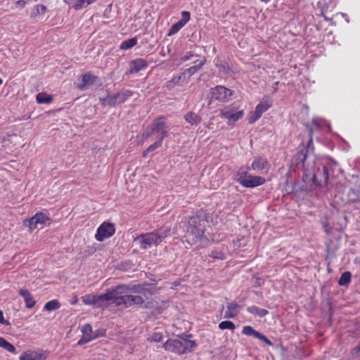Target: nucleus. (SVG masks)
Here are the masks:
<instances>
[{
	"label": "nucleus",
	"mask_w": 360,
	"mask_h": 360,
	"mask_svg": "<svg viewBox=\"0 0 360 360\" xmlns=\"http://www.w3.org/2000/svg\"><path fill=\"white\" fill-rule=\"evenodd\" d=\"M232 96V91L223 86H217L212 91V98L222 102L228 101Z\"/></svg>",
	"instance_id": "obj_10"
},
{
	"label": "nucleus",
	"mask_w": 360,
	"mask_h": 360,
	"mask_svg": "<svg viewBox=\"0 0 360 360\" xmlns=\"http://www.w3.org/2000/svg\"><path fill=\"white\" fill-rule=\"evenodd\" d=\"M98 79V77L91 72L83 75L81 77V83L77 86L80 90H85L89 86L94 85Z\"/></svg>",
	"instance_id": "obj_13"
},
{
	"label": "nucleus",
	"mask_w": 360,
	"mask_h": 360,
	"mask_svg": "<svg viewBox=\"0 0 360 360\" xmlns=\"http://www.w3.org/2000/svg\"><path fill=\"white\" fill-rule=\"evenodd\" d=\"M268 165L269 164L266 160L259 157H256L254 158L252 165L250 167V170L253 169L255 171H261L266 169Z\"/></svg>",
	"instance_id": "obj_18"
},
{
	"label": "nucleus",
	"mask_w": 360,
	"mask_h": 360,
	"mask_svg": "<svg viewBox=\"0 0 360 360\" xmlns=\"http://www.w3.org/2000/svg\"><path fill=\"white\" fill-rule=\"evenodd\" d=\"M242 333H243V334H244L247 336H253V337L264 342L268 345H272V342L265 335H264L263 334L255 330L250 326H244L243 328Z\"/></svg>",
	"instance_id": "obj_14"
},
{
	"label": "nucleus",
	"mask_w": 360,
	"mask_h": 360,
	"mask_svg": "<svg viewBox=\"0 0 360 360\" xmlns=\"http://www.w3.org/2000/svg\"><path fill=\"white\" fill-rule=\"evenodd\" d=\"M185 120L191 125H197L200 122V117L193 112H189L184 115Z\"/></svg>",
	"instance_id": "obj_22"
},
{
	"label": "nucleus",
	"mask_w": 360,
	"mask_h": 360,
	"mask_svg": "<svg viewBox=\"0 0 360 360\" xmlns=\"http://www.w3.org/2000/svg\"><path fill=\"white\" fill-rule=\"evenodd\" d=\"M307 158V155L303 151L298 153L295 156L296 163H303Z\"/></svg>",
	"instance_id": "obj_36"
},
{
	"label": "nucleus",
	"mask_w": 360,
	"mask_h": 360,
	"mask_svg": "<svg viewBox=\"0 0 360 360\" xmlns=\"http://www.w3.org/2000/svg\"><path fill=\"white\" fill-rule=\"evenodd\" d=\"M205 224L206 221L203 217L196 215L190 217L186 230L187 240L195 244L207 240V238L204 236Z\"/></svg>",
	"instance_id": "obj_3"
},
{
	"label": "nucleus",
	"mask_w": 360,
	"mask_h": 360,
	"mask_svg": "<svg viewBox=\"0 0 360 360\" xmlns=\"http://www.w3.org/2000/svg\"><path fill=\"white\" fill-rule=\"evenodd\" d=\"M49 220L47 216L41 212L37 213L29 220V226L30 230L42 229L46 221Z\"/></svg>",
	"instance_id": "obj_11"
},
{
	"label": "nucleus",
	"mask_w": 360,
	"mask_h": 360,
	"mask_svg": "<svg viewBox=\"0 0 360 360\" xmlns=\"http://www.w3.org/2000/svg\"><path fill=\"white\" fill-rule=\"evenodd\" d=\"M99 100L103 105L115 106L117 103H119L117 94H108L106 97H99Z\"/></svg>",
	"instance_id": "obj_20"
},
{
	"label": "nucleus",
	"mask_w": 360,
	"mask_h": 360,
	"mask_svg": "<svg viewBox=\"0 0 360 360\" xmlns=\"http://www.w3.org/2000/svg\"><path fill=\"white\" fill-rule=\"evenodd\" d=\"M318 175L314 174V172L304 169L302 180L307 184H312L314 185L320 186L318 182Z\"/></svg>",
	"instance_id": "obj_19"
},
{
	"label": "nucleus",
	"mask_w": 360,
	"mask_h": 360,
	"mask_svg": "<svg viewBox=\"0 0 360 360\" xmlns=\"http://www.w3.org/2000/svg\"><path fill=\"white\" fill-rule=\"evenodd\" d=\"M84 4L86 5V0H78L75 2L72 7L75 10H79L84 6Z\"/></svg>",
	"instance_id": "obj_39"
},
{
	"label": "nucleus",
	"mask_w": 360,
	"mask_h": 360,
	"mask_svg": "<svg viewBox=\"0 0 360 360\" xmlns=\"http://www.w3.org/2000/svg\"><path fill=\"white\" fill-rule=\"evenodd\" d=\"M147 66V63L146 60L141 58H139L134 60L131 63V72H138L140 70H143Z\"/></svg>",
	"instance_id": "obj_21"
},
{
	"label": "nucleus",
	"mask_w": 360,
	"mask_h": 360,
	"mask_svg": "<svg viewBox=\"0 0 360 360\" xmlns=\"http://www.w3.org/2000/svg\"><path fill=\"white\" fill-rule=\"evenodd\" d=\"M137 44V39L136 38H131L127 40H125L122 42L120 45L121 49H129L132 48Z\"/></svg>",
	"instance_id": "obj_29"
},
{
	"label": "nucleus",
	"mask_w": 360,
	"mask_h": 360,
	"mask_svg": "<svg viewBox=\"0 0 360 360\" xmlns=\"http://www.w3.org/2000/svg\"><path fill=\"white\" fill-rule=\"evenodd\" d=\"M77 302V297H74L71 301H70V303L71 304H75Z\"/></svg>",
	"instance_id": "obj_50"
},
{
	"label": "nucleus",
	"mask_w": 360,
	"mask_h": 360,
	"mask_svg": "<svg viewBox=\"0 0 360 360\" xmlns=\"http://www.w3.org/2000/svg\"><path fill=\"white\" fill-rule=\"evenodd\" d=\"M0 323H4V314L1 310H0Z\"/></svg>",
	"instance_id": "obj_49"
},
{
	"label": "nucleus",
	"mask_w": 360,
	"mask_h": 360,
	"mask_svg": "<svg viewBox=\"0 0 360 360\" xmlns=\"http://www.w3.org/2000/svg\"><path fill=\"white\" fill-rule=\"evenodd\" d=\"M179 30H180V28H179V26H177V25L175 23L171 27L168 34L169 35L174 34L177 33Z\"/></svg>",
	"instance_id": "obj_40"
},
{
	"label": "nucleus",
	"mask_w": 360,
	"mask_h": 360,
	"mask_svg": "<svg viewBox=\"0 0 360 360\" xmlns=\"http://www.w3.org/2000/svg\"><path fill=\"white\" fill-rule=\"evenodd\" d=\"M24 300L26 307L29 309L32 308L35 305V301L34 300L31 294L29 295V297H25Z\"/></svg>",
	"instance_id": "obj_37"
},
{
	"label": "nucleus",
	"mask_w": 360,
	"mask_h": 360,
	"mask_svg": "<svg viewBox=\"0 0 360 360\" xmlns=\"http://www.w3.org/2000/svg\"><path fill=\"white\" fill-rule=\"evenodd\" d=\"M153 134H154V131L153 130V127L151 124H149L147 126L144 131L143 132L142 136L144 139H148L149 136H150Z\"/></svg>",
	"instance_id": "obj_38"
},
{
	"label": "nucleus",
	"mask_w": 360,
	"mask_h": 360,
	"mask_svg": "<svg viewBox=\"0 0 360 360\" xmlns=\"http://www.w3.org/2000/svg\"><path fill=\"white\" fill-rule=\"evenodd\" d=\"M171 227L165 225L152 232L146 233L136 236L134 242L139 244L143 250L148 249L153 245L158 246L170 234Z\"/></svg>",
	"instance_id": "obj_2"
},
{
	"label": "nucleus",
	"mask_w": 360,
	"mask_h": 360,
	"mask_svg": "<svg viewBox=\"0 0 360 360\" xmlns=\"http://www.w3.org/2000/svg\"><path fill=\"white\" fill-rule=\"evenodd\" d=\"M357 352H360V347L357 348Z\"/></svg>",
	"instance_id": "obj_53"
},
{
	"label": "nucleus",
	"mask_w": 360,
	"mask_h": 360,
	"mask_svg": "<svg viewBox=\"0 0 360 360\" xmlns=\"http://www.w3.org/2000/svg\"><path fill=\"white\" fill-rule=\"evenodd\" d=\"M114 233L115 228L112 224L103 223L97 229L95 237L98 241H103L112 236Z\"/></svg>",
	"instance_id": "obj_9"
},
{
	"label": "nucleus",
	"mask_w": 360,
	"mask_h": 360,
	"mask_svg": "<svg viewBox=\"0 0 360 360\" xmlns=\"http://www.w3.org/2000/svg\"><path fill=\"white\" fill-rule=\"evenodd\" d=\"M176 24L177 25V26H179V28L181 29L186 24V22H185L181 19Z\"/></svg>",
	"instance_id": "obj_47"
},
{
	"label": "nucleus",
	"mask_w": 360,
	"mask_h": 360,
	"mask_svg": "<svg viewBox=\"0 0 360 360\" xmlns=\"http://www.w3.org/2000/svg\"><path fill=\"white\" fill-rule=\"evenodd\" d=\"M36 100L40 104L50 103L53 100V97L46 93L41 92L36 96Z\"/></svg>",
	"instance_id": "obj_24"
},
{
	"label": "nucleus",
	"mask_w": 360,
	"mask_h": 360,
	"mask_svg": "<svg viewBox=\"0 0 360 360\" xmlns=\"http://www.w3.org/2000/svg\"><path fill=\"white\" fill-rule=\"evenodd\" d=\"M120 289L118 293L117 306H123L129 307L133 305L143 306L147 307L144 299L138 294H143L144 288L141 285H133L131 287L127 285H119Z\"/></svg>",
	"instance_id": "obj_1"
},
{
	"label": "nucleus",
	"mask_w": 360,
	"mask_h": 360,
	"mask_svg": "<svg viewBox=\"0 0 360 360\" xmlns=\"http://www.w3.org/2000/svg\"><path fill=\"white\" fill-rule=\"evenodd\" d=\"M181 20L187 23L190 20V13L188 11H183L181 13Z\"/></svg>",
	"instance_id": "obj_41"
},
{
	"label": "nucleus",
	"mask_w": 360,
	"mask_h": 360,
	"mask_svg": "<svg viewBox=\"0 0 360 360\" xmlns=\"http://www.w3.org/2000/svg\"><path fill=\"white\" fill-rule=\"evenodd\" d=\"M16 5L20 8H23L25 6V1L23 0H20L16 2Z\"/></svg>",
	"instance_id": "obj_44"
},
{
	"label": "nucleus",
	"mask_w": 360,
	"mask_h": 360,
	"mask_svg": "<svg viewBox=\"0 0 360 360\" xmlns=\"http://www.w3.org/2000/svg\"><path fill=\"white\" fill-rule=\"evenodd\" d=\"M3 83V80L0 79V85Z\"/></svg>",
	"instance_id": "obj_52"
},
{
	"label": "nucleus",
	"mask_w": 360,
	"mask_h": 360,
	"mask_svg": "<svg viewBox=\"0 0 360 360\" xmlns=\"http://www.w3.org/2000/svg\"><path fill=\"white\" fill-rule=\"evenodd\" d=\"M60 307V303L56 300H51L46 303L44 309L47 311H53L58 309Z\"/></svg>",
	"instance_id": "obj_31"
},
{
	"label": "nucleus",
	"mask_w": 360,
	"mask_h": 360,
	"mask_svg": "<svg viewBox=\"0 0 360 360\" xmlns=\"http://www.w3.org/2000/svg\"><path fill=\"white\" fill-rule=\"evenodd\" d=\"M82 302L87 305H93L95 307V295H85L82 297Z\"/></svg>",
	"instance_id": "obj_32"
},
{
	"label": "nucleus",
	"mask_w": 360,
	"mask_h": 360,
	"mask_svg": "<svg viewBox=\"0 0 360 360\" xmlns=\"http://www.w3.org/2000/svg\"><path fill=\"white\" fill-rule=\"evenodd\" d=\"M176 24L177 25V26H179V28L181 29L186 24V22H185L181 19Z\"/></svg>",
	"instance_id": "obj_46"
},
{
	"label": "nucleus",
	"mask_w": 360,
	"mask_h": 360,
	"mask_svg": "<svg viewBox=\"0 0 360 360\" xmlns=\"http://www.w3.org/2000/svg\"><path fill=\"white\" fill-rule=\"evenodd\" d=\"M181 76H179L177 78H174L173 79V81H174V82H179L181 79Z\"/></svg>",
	"instance_id": "obj_51"
},
{
	"label": "nucleus",
	"mask_w": 360,
	"mask_h": 360,
	"mask_svg": "<svg viewBox=\"0 0 360 360\" xmlns=\"http://www.w3.org/2000/svg\"><path fill=\"white\" fill-rule=\"evenodd\" d=\"M205 62V60H202L199 63V64L188 68L186 70L185 73L187 72L189 75H192L195 74L197 71H198L202 67Z\"/></svg>",
	"instance_id": "obj_34"
},
{
	"label": "nucleus",
	"mask_w": 360,
	"mask_h": 360,
	"mask_svg": "<svg viewBox=\"0 0 360 360\" xmlns=\"http://www.w3.org/2000/svg\"><path fill=\"white\" fill-rule=\"evenodd\" d=\"M271 107V104L267 101L260 102L255 108L252 115L250 117V123L256 122L259 118L261 117L262 115L266 112Z\"/></svg>",
	"instance_id": "obj_12"
},
{
	"label": "nucleus",
	"mask_w": 360,
	"mask_h": 360,
	"mask_svg": "<svg viewBox=\"0 0 360 360\" xmlns=\"http://www.w3.org/2000/svg\"><path fill=\"white\" fill-rule=\"evenodd\" d=\"M247 311L249 313H250L253 315H256L259 317H264L269 313V311L267 310H266L264 309L259 308L256 306H250V307H248Z\"/></svg>",
	"instance_id": "obj_23"
},
{
	"label": "nucleus",
	"mask_w": 360,
	"mask_h": 360,
	"mask_svg": "<svg viewBox=\"0 0 360 360\" xmlns=\"http://www.w3.org/2000/svg\"><path fill=\"white\" fill-rule=\"evenodd\" d=\"M350 280H351L350 272L345 271L341 275V276L338 281V283L340 285H342V286L346 285L350 282Z\"/></svg>",
	"instance_id": "obj_30"
},
{
	"label": "nucleus",
	"mask_w": 360,
	"mask_h": 360,
	"mask_svg": "<svg viewBox=\"0 0 360 360\" xmlns=\"http://www.w3.org/2000/svg\"><path fill=\"white\" fill-rule=\"evenodd\" d=\"M46 6L41 4L36 5L31 13V18H36L38 16L43 15L46 11Z\"/></svg>",
	"instance_id": "obj_25"
},
{
	"label": "nucleus",
	"mask_w": 360,
	"mask_h": 360,
	"mask_svg": "<svg viewBox=\"0 0 360 360\" xmlns=\"http://www.w3.org/2000/svg\"><path fill=\"white\" fill-rule=\"evenodd\" d=\"M243 110H238L233 106H226L220 110L222 117L227 120L229 124H233L243 116Z\"/></svg>",
	"instance_id": "obj_8"
},
{
	"label": "nucleus",
	"mask_w": 360,
	"mask_h": 360,
	"mask_svg": "<svg viewBox=\"0 0 360 360\" xmlns=\"http://www.w3.org/2000/svg\"><path fill=\"white\" fill-rule=\"evenodd\" d=\"M148 340L150 342H160L162 340V335L160 333H153Z\"/></svg>",
	"instance_id": "obj_35"
},
{
	"label": "nucleus",
	"mask_w": 360,
	"mask_h": 360,
	"mask_svg": "<svg viewBox=\"0 0 360 360\" xmlns=\"http://www.w3.org/2000/svg\"><path fill=\"white\" fill-rule=\"evenodd\" d=\"M322 177L323 178L324 183L326 184L328 178V173L326 167H323Z\"/></svg>",
	"instance_id": "obj_42"
},
{
	"label": "nucleus",
	"mask_w": 360,
	"mask_h": 360,
	"mask_svg": "<svg viewBox=\"0 0 360 360\" xmlns=\"http://www.w3.org/2000/svg\"><path fill=\"white\" fill-rule=\"evenodd\" d=\"M192 56H193V55H192L191 53H187L184 56L183 60H184V61L188 60H189V59L191 58V57Z\"/></svg>",
	"instance_id": "obj_48"
},
{
	"label": "nucleus",
	"mask_w": 360,
	"mask_h": 360,
	"mask_svg": "<svg viewBox=\"0 0 360 360\" xmlns=\"http://www.w3.org/2000/svg\"><path fill=\"white\" fill-rule=\"evenodd\" d=\"M219 328L221 330L229 329L231 330H233L236 326L232 321H223L219 324Z\"/></svg>",
	"instance_id": "obj_33"
},
{
	"label": "nucleus",
	"mask_w": 360,
	"mask_h": 360,
	"mask_svg": "<svg viewBox=\"0 0 360 360\" xmlns=\"http://www.w3.org/2000/svg\"><path fill=\"white\" fill-rule=\"evenodd\" d=\"M176 24L177 25V26H179V28L181 29L186 24V22H185L181 19Z\"/></svg>",
	"instance_id": "obj_45"
},
{
	"label": "nucleus",
	"mask_w": 360,
	"mask_h": 360,
	"mask_svg": "<svg viewBox=\"0 0 360 360\" xmlns=\"http://www.w3.org/2000/svg\"><path fill=\"white\" fill-rule=\"evenodd\" d=\"M120 289H122V288L117 286L105 294L96 295L95 307H103L107 306L109 302H112L117 305Z\"/></svg>",
	"instance_id": "obj_6"
},
{
	"label": "nucleus",
	"mask_w": 360,
	"mask_h": 360,
	"mask_svg": "<svg viewBox=\"0 0 360 360\" xmlns=\"http://www.w3.org/2000/svg\"><path fill=\"white\" fill-rule=\"evenodd\" d=\"M0 347L5 349L11 353H16L15 347L4 338H0Z\"/></svg>",
	"instance_id": "obj_26"
},
{
	"label": "nucleus",
	"mask_w": 360,
	"mask_h": 360,
	"mask_svg": "<svg viewBox=\"0 0 360 360\" xmlns=\"http://www.w3.org/2000/svg\"><path fill=\"white\" fill-rule=\"evenodd\" d=\"M250 167H241L237 172V181L243 187L255 188L265 183V179L259 176L249 174Z\"/></svg>",
	"instance_id": "obj_5"
},
{
	"label": "nucleus",
	"mask_w": 360,
	"mask_h": 360,
	"mask_svg": "<svg viewBox=\"0 0 360 360\" xmlns=\"http://www.w3.org/2000/svg\"><path fill=\"white\" fill-rule=\"evenodd\" d=\"M116 94L118 98V103H121L125 102L129 97H131L133 95V92L127 89Z\"/></svg>",
	"instance_id": "obj_27"
},
{
	"label": "nucleus",
	"mask_w": 360,
	"mask_h": 360,
	"mask_svg": "<svg viewBox=\"0 0 360 360\" xmlns=\"http://www.w3.org/2000/svg\"><path fill=\"white\" fill-rule=\"evenodd\" d=\"M46 357L45 352L27 350L20 356L19 360H45Z\"/></svg>",
	"instance_id": "obj_15"
},
{
	"label": "nucleus",
	"mask_w": 360,
	"mask_h": 360,
	"mask_svg": "<svg viewBox=\"0 0 360 360\" xmlns=\"http://www.w3.org/2000/svg\"><path fill=\"white\" fill-rule=\"evenodd\" d=\"M165 117H159L151 123L154 134H157V139L163 141L168 136L169 126L166 123Z\"/></svg>",
	"instance_id": "obj_7"
},
{
	"label": "nucleus",
	"mask_w": 360,
	"mask_h": 360,
	"mask_svg": "<svg viewBox=\"0 0 360 360\" xmlns=\"http://www.w3.org/2000/svg\"><path fill=\"white\" fill-rule=\"evenodd\" d=\"M81 330L82 338L78 341V345L89 342L96 338V335L93 334L91 326L89 323L82 326Z\"/></svg>",
	"instance_id": "obj_16"
},
{
	"label": "nucleus",
	"mask_w": 360,
	"mask_h": 360,
	"mask_svg": "<svg viewBox=\"0 0 360 360\" xmlns=\"http://www.w3.org/2000/svg\"><path fill=\"white\" fill-rule=\"evenodd\" d=\"M162 141L157 139L156 141L149 146L148 148L143 151V156L146 157L148 153L153 152L162 146Z\"/></svg>",
	"instance_id": "obj_28"
},
{
	"label": "nucleus",
	"mask_w": 360,
	"mask_h": 360,
	"mask_svg": "<svg viewBox=\"0 0 360 360\" xmlns=\"http://www.w3.org/2000/svg\"><path fill=\"white\" fill-rule=\"evenodd\" d=\"M19 294L20 296H22L25 299V297H29V295H30V292L27 290L20 289L19 291Z\"/></svg>",
	"instance_id": "obj_43"
},
{
	"label": "nucleus",
	"mask_w": 360,
	"mask_h": 360,
	"mask_svg": "<svg viewBox=\"0 0 360 360\" xmlns=\"http://www.w3.org/2000/svg\"><path fill=\"white\" fill-rule=\"evenodd\" d=\"M191 335L181 334L176 339L168 340L163 345L164 348L171 352L181 355L186 352H191L196 347L197 345L194 340L188 339Z\"/></svg>",
	"instance_id": "obj_4"
},
{
	"label": "nucleus",
	"mask_w": 360,
	"mask_h": 360,
	"mask_svg": "<svg viewBox=\"0 0 360 360\" xmlns=\"http://www.w3.org/2000/svg\"><path fill=\"white\" fill-rule=\"evenodd\" d=\"M239 309L240 306L238 304L235 302L228 303L226 308H222V310H224V318L228 319L235 317Z\"/></svg>",
	"instance_id": "obj_17"
}]
</instances>
